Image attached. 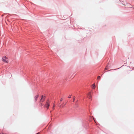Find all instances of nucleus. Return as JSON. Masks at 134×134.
Segmentation results:
<instances>
[{"label": "nucleus", "instance_id": "3", "mask_svg": "<svg viewBox=\"0 0 134 134\" xmlns=\"http://www.w3.org/2000/svg\"><path fill=\"white\" fill-rule=\"evenodd\" d=\"M45 99V97L44 96H43L42 95L41 96V98L40 102V103L41 102H42L43 101H44V99Z\"/></svg>", "mask_w": 134, "mask_h": 134}, {"label": "nucleus", "instance_id": "1", "mask_svg": "<svg viewBox=\"0 0 134 134\" xmlns=\"http://www.w3.org/2000/svg\"><path fill=\"white\" fill-rule=\"evenodd\" d=\"M2 61L6 63H8V59L5 56H4L3 57Z\"/></svg>", "mask_w": 134, "mask_h": 134}, {"label": "nucleus", "instance_id": "12", "mask_svg": "<svg viewBox=\"0 0 134 134\" xmlns=\"http://www.w3.org/2000/svg\"><path fill=\"white\" fill-rule=\"evenodd\" d=\"M68 97L69 98H70V96Z\"/></svg>", "mask_w": 134, "mask_h": 134}, {"label": "nucleus", "instance_id": "13", "mask_svg": "<svg viewBox=\"0 0 134 134\" xmlns=\"http://www.w3.org/2000/svg\"><path fill=\"white\" fill-rule=\"evenodd\" d=\"M41 105H42V103H41Z\"/></svg>", "mask_w": 134, "mask_h": 134}, {"label": "nucleus", "instance_id": "11", "mask_svg": "<svg viewBox=\"0 0 134 134\" xmlns=\"http://www.w3.org/2000/svg\"><path fill=\"white\" fill-rule=\"evenodd\" d=\"M63 100V99L62 98L61 99L60 101H62Z\"/></svg>", "mask_w": 134, "mask_h": 134}, {"label": "nucleus", "instance_id": "9", "mask_svg": "<svg viewBox=\"0 0 134 134\" xmlns=\"http://www.w3.org/2000/svg\"><path fill=\"white\" fill-rule=\"evenodd\" d=\"M75 100V97H73V101L74 102Z\"/></svg>", "mask_w": 134, "mask_h": 134}, {"label": "nucleus", "instance_id": "4", "mask_svg": "<svg viewBox=\"0 0 134 134\" xmlns=\"http://www.w3.org/2000/svg\"><path fill=\"white\" fill-rule=\"evenodd\" d=\"M39 95H36L35 97V101L36 102L37 100V99L38 98V97Z\"/></svg>", "mask_w": 134, "mask_h": 134}, {"label": "nucleus", "instance_id": "7", "mask_svg": "<svg viewBox=\"0 0 134 134\" xmlns=\"http://www.w3.org/2000/svg\"><path fill=\"white\" fill-rule=\"evenodd\" d=\"M100 78H101V77L100 76H98V77H97V79L98 80H100Z\"/></svg>", "mask_w": 134, "mask_h": 134}, {"label": "nucleus", "instance_id": "10", "mask_svg": "<svg viewBox=\"0 0 134 134\" xmlns=\"http://www.w3.org/2000/svg\"><path fill=\"white\" fill-rule=\"evenodd\" d=\"M54 106H55L54 104V105H53V110H54Z\"/></svg>", "mask_w": 134, "mask_h": 134}, {"label": "nucleus", "instance_id": "5", "mask_svg": "<svg viewBox=\"0 0 134 134\" xmlns=\"http://www.w3.org/2000/svg\"><path fill=\"white\" fill-rule=\"evenodd\" d=\"M88 97L89 99H91V93L90 92L88 95Z\"/></svg>", "mask_w": 134, "mask_h": 134}, {"label": "nucleus", "instance_id": "6", "mask_svg": "<svg viewBox=\"0 0 134 134\" xmlns=\"http://www.w3.org/2000/svg\"><path fill=\"white\" fill-rule=\"evenodd\" d=\"M96 87V86L95 84H93L92 85V88L93 89H95Z\"/></svg>", "mask_w": 134, "mask_h": 134}, {"label": "nucleus", "instance_id": "2", "mask_svg": "<svg viewBox=\"0 0 134 134\" xmlns=\"http://www.w3.org/2000/svg\"><path fill=\"white\" fill-rule=\"evenodd\" d=\"M45 105L46 106L47 109H48L49 108V107L50 105L49 100H47Z\"/></svg>", "mask_w": 134, "mask_h": 134}, {"label": "nucleus", "instance_id": "8", "mask_svg": "<svg viewBox=\"0 0 134 134\" xmlns=\"http://www.w3.org/2000/svg\"><path fill=\"white\" fill-rule=\"evenodd\" d=\"M109 69L108 68L107 66H106L105 68V70H108Z\"/></svg>", "mask_w": 134, "mask_h": 134}]
</instances>
